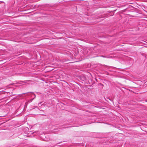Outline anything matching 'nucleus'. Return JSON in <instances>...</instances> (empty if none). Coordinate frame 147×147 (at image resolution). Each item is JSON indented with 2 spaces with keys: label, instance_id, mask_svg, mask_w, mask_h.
I'll list each match as a JSON object with an SVG mask.
<instances>
[{
  "label": "nucleus",
  "instance_id": "f257e3e1",
  "mask_svg": "<svg viewBox=\"0 0 147 147\" xmlns=\"http://www.w3.org/2000/svg\"><path fill=\"white\" fill-rule=\"evenodd\" d=\"M100 57H102L104 58H111L112 57H107V56H105L103 55H101L100 56Z\"/></svg>",
  "mask_w": 147,
  "mask_h": 147
},
{
  "label": "nucleus",
  "instance_id": "f03ea898",
  "mask_svg": "<svg viewBox=\"0 0 147 147\" xmlns=\"http://www.w3.org/2000/svg\"><path fill=\"white\" fill-rule=\"evenodd\" d=\"M140 82H141V81L138 80V83H140Z\"/></svg>",
  "mask_w": 147,
  "mask_h": 147
}]
</instances>
